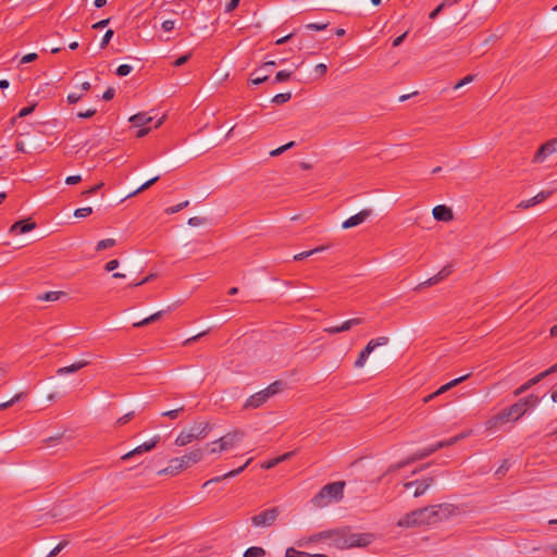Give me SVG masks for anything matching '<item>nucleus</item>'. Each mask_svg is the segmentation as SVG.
<instances>
[{"instance_id": "f257e3e1", "label": "nucleus", "mask_w": 557, "mask_h": 557, "mask_svg": "<svg viewBox=\"0 0 557 557\" xmlns=\"http://www.w3.org/2000/svg\"><path fill=\"white\" fill-rule=\"evenodd\" d=\"M461 512L458 506L443 503L412 510L398 520L399 528L431 525L448 520Z\"/></svg>"}, {"instance_id": "f03ea898", "label": "nucleus", "mask_w": 557, "mask_h": 557, "mask_svg": "<svg viewBox=\"0 0 557 557\" xmlns=\"http://www.w3.org/2000/svg\"><path fill=\"white\" fill-rule=\"evenodd\" d=\"M329 537L339 548L364 547L373 540V535L370 533H354L348 529L330 532Z\"/></svg>"}, {"instance_id": "7ed1b4c3", "label": "nucleus", "mask_w": 557, "mask_h": 557, "mask_svg": "<svg viewBox=\"0 0 557 557\" xmlns=\"http://www.w3.org/2000/svg\"><path fill=\"white\" fill-rule=\"evenodd\" d=\"M285 383L283 381H275L267 388L251 395L244 404L245 409H256L261 407L269 398L275 396L284 389Z\"/></svg>"}, {"instance_id": "20e7f679", "label": "nucleus", "mask_w": 557, "mask_h": 557, "mask_svg": "<svg viewBox=\"0 0 557 557\" xmlns=\"http://www.w3.org/2000/svg\"><path fill=\"white\" fill-rule=\"evenodd\" d=\"M212 426L208 422L195 423L189 430L182 431L175 438V445L183 447L195 440H202L211 432Z\"/></svg>"}, {"instance_id": "39448f33", "label": "nucleus", "mask_w": 557, "mask_h": 557, "mask_svg": "<svg viewBox=\"0 0 557 557\" xmlns=\"http://www.w3.org/2000/svg\"><path fill=\"white\" fill-rule=\"evenodd\" d=\"M344 486V482H333L324 485L312 498L313 505L317 507H324L332 499H341L343 497Z\"/></svg>"}, {"instance_id": "423d86ee", "label": "nucleus", "mask_w": 557, "mask_h": 557, "mask_svg": "<svg viewBox=\"0 0 557 557\" xmlns=\"http://www.w3.org/2000/svg\"><path fill=\"white\" fill-rule=\"evenodd\" d=\"M524 406H525V401L519 399L513 405L500 410L496 416H494L490 420V423L492 425H497L498 423L517 421L528 412L525 410Z\"/></svg>"}, {"instance_id": "0eeeda50", "label": "nucleus", "mask_w": 557, "mask_h": 557, "mask_svg": "<svg viewBox=\"0 0 557 557\" xmlns=\"http://www.w3.org/2000/svg\"><path fill=\"white\" fill-rule=\"evenodd\" d=\"M245 437V432L240 429L233 430L219 440L211 442V445H220V450H230L237 446Z\"/></svg>"}, {"instance_id": "6e6552de", "label": "nucleus", "mask_w": 557, "mask_h": 557, "mask_svg": "<svg viewBox=\"0 0 557 557\" xmlns=\"http://www.w3.org/2000/svg\"><path fill=\"white\" fill-rule=\"evenodd\" d=\"M278 515L277 507L269 508L251 517V523L257 528H268L274 524Z\"/></svg>"}, {"instance_id": "1a4fd4ad", "label": "nucleus", "mask_w": 557, "mask_h": 557, "mask_svg": "<svg viewBox=\"0 0 557 557\" xmlns=\"http://www.w3.org/2000/svg\"><path fill=\"white\" fill-rule=\"evenodd\" d=\"M555 372H557V362L555 364H553L552 367H549L547 370L539 373L537 375L533 376L532 379H530L529 381H527L525 383L520 385L518 388H516L513 391V395L520 396V395L524 394L532 386L540 383L542 380H544L545 377H547L548 375H550Z\"/></svg>"}, {"instance_id": "9d476101", "label": "nucleus", "mask_w": 557, "mask_h": 557, "mask_svg": "<svg viewBox=\"0 0 557 557\" xmlns=\"http://www.w3.org/2000/svg\"><path fill=\"white\" fill-rule=\"evenodd\" d=\"M557 153V137L543 144L533 157V163H542L549 156Z\"/></svg>"}, {"instance_id": "9b49d317", "label": "nucleus", "mask_w": 557, "mask_h": 557, "mask_svg": "<svg viewBox=\"0 0 557 557\" xmlns=\"http://www.w3.org/2000/svg\"><path fill=\"white\" fill-rule=\"evenodd\" d=\"M151 121L152 117L145 112L137 113L129 117V122L132 123V125L135 127H139V131L136 135L138 138L144 137L149 133L150 128L144 126L150 123Z\"/></svg>"}, {"instance_id": "f8f14e48", "label": "nucleus", "mask_w": 557, "mask_h": 557, "mask_svg": "<svg viewBox=\"0 0 557 557\" xmlns=\"http://www.w3.org/2000/svg\"><path fill=\"white\" fill-rule=\"evenodd\" d=\"M373 214V210L370 208L362 209L355 215L348 218L346 221L343 222L342 227L347 230L355 226H358L366 222L371 215Z\"/></svg>"}, {"instance_id": "ddd939ff", "label": "nucleus", "mask_w": 557, "mask_h": 557, "mask_svg": "<svg viewBox=\"0 0 557 557\" xmlns=\"http://www.w3.org/2000/svg\"><path fill=\"white\" fill-rule=\"evenodd\" d=\"M470 376V373L468 374H465L460 377H457V379H454L451 380L450 382L442 385L438 389H436L434 393L425 396L423 398V403L426 404L429 401H431L432 399H434L435 397L446 393L447 391L451 389L453 387L457 386L458 384H460L461 382H463L465 380H467L468 377Z\"/></svg>"}, {"instance_id": "4468645a", "label": "nucleus", "mask_w": 557, "mask_h": 557, "mask_svg": "<svg viewBox=\"0 0 557 557\" xmlns=\"http://www.w3.org/2000/svg\"><path fill=\"white\" fill-rule=\"evenodd\" d=\"M433 478L429 476L418 481L406 482L404 484V487L408 490L411 488L412 486H416L413 496L420 497L429 490V487L433 484Z\"/></svg>"}, {"instance_id": "2eb2a0df", "label": "nucleus", "mask_w": 557, "mask_h": 557, "mask_svg": "<svg viewBox=\"0 0 557 557\" xmlns=\"http://www.w3.org/2000/svg\"><path fill=\"white\" fill-rule=\"evenodd\" d=\"M159 441H160V436L156 435L150 441L145 442L144 444L137 446L133 450H131V451L126 453L125 455H123L122 459L123 460H128V459H131L134 456L140 455V454H143L145 451H150L151 449H153L157 446Z\"/></svg>"}, {"instance_id": "dca6fc26", "label": "nucleus", "mask_w": 557, "mask_h": 557, "mask_svg": "<svg viewBox=\"0 0 557 557\" xmlns=\"http://www.w3.org/2000/svg\"><path fill=\"white\" fill-rule=\"evenodd\" d=\"M453 272V267L450 264L445 265L437 274L433 275L432 277L428 278L426 281L419 284L418 288H424L430 287L433 285L438 284L446 277H448Z\"/></svg>"}, {"instance_id": "f3484780", "label": "nucleus", "mask_w": 557, "mask_h": 557, "mask_svg": "<svg viewBox=\"0 0 557 557\" xmlns=\"http://www.w3.org/2000/svg\"><path fill=\"white\" fill-rule=\"evenodd\" d=\"M180 458H181V462L183 463L184 468L187 469L190 466L202 460L203 450L201 448H194Z\"/></svg>"}, {"instance_id": "a211bd4d", "label": "nucleus", "mask_w": 557, "mask_h": 557, "mask_svg": "<svg viewBox=\"0 0 557 557\" xmlns=\"http://www.w3.org/2000/svg\"><path fill=\"white\" fill-rule=\"evenodd\" d=\"M36 228V223L30 219L21 220L11 225L9 232L12 235L25 234Z\"/></svg>"}, {"instance_id": "6ab92c4d", "label": "nucleus", "mask_w": 557, "mask_h": 557, "mask_svg": "<svg viewBox=\"0 0 557 557\" xmlns=\"http://www.w3.org/2000/svg\"><path fill=\"white\" fill-rule=\"evenodd\" d=\"M251 460H252V458H249L245 462V465H243L242 467H239L235 470L228 471L227 473H224L222 475H219V476L208 480L207 482L203 483V487H207L208 485H210L212 483L221 482L222 480H225V479L235 478L236 475H238L239 473H242L245 470V468L251 462Z\"/></svg>"}, {"instance_id": "aec40b11", "label": "nucleus", "mask_w": 557, "mask_h": 557, "mask_svg": "<svg viewBox=\"0 0 557 557\" xmlns=\"http://www.w3.org/2000/svg\"><path fill=\"white\" fill-rule=\"evenodd\" d=\"M552 195V191H541L537 195H535L534 197L530 198V199H527V200H522L518 203L517 208L519 209H529L537 203H541L542 201H544L545 199H547L549 196Z\"/></svg>"}, {"instance_id": "412c9836", "label": "nucleus", "mask_w": 557, "mask_h": 557, "mask_svg": "<svg viewBox=\"0 0 557 557\" xmlns=\"http://www.w3.org/2000/svg\"><path fill=\"white\" fill-rule=\"evenodd\" d=\"M432 212L437 221L449 222L454 219L453 210L444 205L434 207Z\"/></svg>"}, {"instance_id": "4be33fe9", "label": "nucleus", "mask_w": 557, "mask_h": 557, "mask_svg": "<svg viewBox=\"0 0 557 557\" xmlns=\"http://www.w3.org/2000/svg\"><path fill=\"white\" fill-rule=\"evenodd\" d=\"M89 364H90V361L82 359V360H78L70 366L59 368L57 370V374L60 376L71 374V373L77 372L78 370H81Z\"/></svg>"}, {"instance_id": "5701e85b", "label": "nucleus", "mask_w": 557, "mask_h": 557, "mask_svg": "<svg viewBox=\"0 0 557 557\" xmlns=\"http://www.w3.org/2000/svg\"><path fill=\"white\" fill-rule=\"evenodd\" d=\"M183 470H185V468H184L183 463L181 462V458L175 457L169 461L168 467L164 468L163 470H161L159 472V474L175 475V474H178L180 472H182Z\"/></svg>"}, {"instance_id": "b1692460", "label": "nucleus", "mask_w": 557, "mask_h": 557, "mask_svg": "<svg viewBox=\"0 0 557 557\" xmlns=\"http://www.w3.org/2000/svg\"><path fill=\"white\" fill-rule=\"evenodd\" d=\"M270 70L265 71V67L260 66L250 74V81L253 85H259L269 79Z\"/></svg>"}, {"instance_id": "393cba45", "label": "nucleus", "mask_w": 557, "mask_h": 557, "mask_svg": "<svg viewBox=\"0 0 557 557\" xmlns=\"http://www.w3.org/2000/svg\"><path fill=\"white\" fill-rule=\"evenodd\" d=\"M444 445H445L444 442H438V443H436L435 445H433L431 447H426V448L420 449V450H418L417 453H414L412 455L413 459L416 461L424 459V458L429 457L430 455H432L433 453H435L436 450H438L440 448L444 447Z\"/></svg>"}, {"instance_id": "a878e982", "label": "nucleus", "mask_w": 557, "mask_h": 557, "mask_svg": "<svg viewBox=\"0 0 557 557\" xmlns=\"http://www.w3.org/2000/svg\"><path fill=\"white\" fill-rule=\"evenodd\" d=\"M164 310H160L151 315H149L148 318L141 320V321H138V322H135L133 324L134 327H141V326H145V325H148L152 322H156L158 321L163 314H164Z\"/></svg>"}, {"instance_id": "bb28decb", "label": "nucleus", "mask_w": 557, "mask_h": 557, "mask_svg": "<svg viewBox=\"0 0 557 557\" xmlns=\"http://www.w3.org/2000/svg\"><path fill=\"white\" fill-rule=\"evenodd\" d=\"M364 322L363 318H352L344 321L339 326L342 332L349 331L351 327L362 324Z\"/></svg>"}, {"instance_id": "cd10ccee", "label": "nucleus", "mask_w": 557, "mask_h": 557, "mask_svg": "<svg viewBox=\"0 0 557 557\" xmlns=\"http://www.w3.org/2000/svg\"><path fill=\"white\" fill-rule=\"evenodd\" d=\"M265 556V550L259 546H252L246 549L243 557H263Z\"/></svg>"}, {"instance_id": "c85d7f7f", "label": "nucleus", "mask_w": 557, "mask_h": 557, "mask_svg": "<svg viewBox=\"0 0 557 557\" xmlns=\"http://www.w3.org/2000/svg\"><path fill=\"white\" fill-rule=\"evenodd\" d=\"M520 400L525 401L524 408L527 411L531 408H535L539 405V403L541 401L540 397L534 394H531L524 398H520Z\"/></svg>"}, {"instance_id": "c756f323", "label": "nucleus", "mask_w": 557, "mask_h": 557, "mask_svg": "<svg viewBox=\"0 0 557 557\" xmlns=\"http://www.w3.org/2000/svg\"><path fill=\"white\" fill-rule=\"evenodd\" d=\"M62 295H64L62 292H47L37 298L42 301H57Z\"/></svg>"}, {"instance_id": "7c9ffc66", "label": "nucleus", "mask_w": 557, "mask_h": 557, "mask_svg": "<svg viewBox=\"0 0 557 557\" xmlns=\"http://www.w3.org/2000/svg\"><path fill=\"white\" fill-rule=\"evenodd\" d=\"M160 178V176H154L152 177L151 180L147 181L146 183H144L141 186H139L136 190H134L133 193H131L127 197H133L146 189H148L150 186H152L156 182H158Z\"/></svg>"}, {"instance_id": "2f4dec72", "label": "nucleus", "mask_w": 557, "mask_h": 557, "mask_svg": "<svg viewBox=\"0 0 557 557\" xmlns=\"http://www.w3.org/2000/svg\"><path fill=\"white\" fill-rule=\"evenodd\" d=\"M116 242L113 238H106L102 240H99L96 246L97 251H102L104 249L111 248L115 246Z\"/></svg>"}, {"instance_id": "473e14b6", "label": "nucleus", "mask_w": 557, "mask_h": 557, "mask_svg": "<svg viewBox=\"0 0 557 557\" xmlns=\"http://www.w3.org/2000/svg\"><path fill=\"white\" fill-rule=\"evenodd\" d=\"M292 74H293V71H285V70L278 71L276 73L274 79L272 81V84L285 82L290 78Z\"/></svg>"}, {"instance_id": "72a5a7b5", "label": "nucleus", "mask_w": 557, "mask_h": 557, "mask_svg": "<svg viewBox=\"0 0 557 557\" xmlns=\"http://www.w3.org/2000/svg\"><path fill=\"white\" fill-rule=\"evenodd\" d=\"M290 98H292L290 92L277 94L272 98V102L275 104H283V103L289 101Z\"/></svg>"}, {"instance_id": "f704fd0d", "label": "nucleus", "mask_w": 557, "mask_h": 557, "mask_svg": "<svg viewBox=\"0 0 557 557\" xmlns=\"http://www.w3.org/2000/svg\"><path fill=\"white\" fill-rule=\"evenodd\" d=\"M414 461L416 460L413 459V456L408 457L407 459H404V460H401V461L391 466L389 469H388V472L399 470V469H401V468H404V467H406V466H408V465H410V463H412Z\"/></svg>"}, {"instance_id": "c9c22d12", "label": "nucleus", "mask_w": 557, "mask_h": 557, "mask_svg": "<svg viewBox=\"0 0 557 557\" xmlns=\"http://www.w3.org/2000/svg\"><path fill=\"white\" fill-rule=\"evenodd\" d=\"M189 205V201L188 200H185L183 202H180L175 206H172V207H169L165 209V213L166 214H174L176 212H180L181 210H183L184 208L188 207Z\"/></svg>"}, {"instance_id": "e433bc0d", "label": "nucleus", "mask_w": 557, "mask_h": 557, "mask_svg": "<svg viewBox=\"0 0 557 557\" xmlns=\"http://www.w3.org/2000/svg\"><path fill=\"white\" fill-rule=\"evenodd\" d=\"M285 557H310L309 553L297 550L294 547H289L285 552Z\"/></svg>"}, {"instance_id": "4c0bfd02", "label": "nucleus", "mask_w": 557, "mask_h": 557, "mask_svg": "<svg viewBox=\"0 0 557 557\" xmlns=\"http://www.w3.org/2000/svg\"><path fill=\"white\" fill-rule=\"evenodd\" d=\"M22 397H23V393H18L13 398H11L10 400L1 403L0 404V411L7 410L8 408L12 407Z\"/></svg>"}, {"instance_id": "58836bf2", "label": "nucleus", "mask_w": 557, "mask_h": 557, "mask_svg": "<svg viewBox=\"0 0 557 557\" xmlns=\"http://www.w3.org/2000/svg\"><path fill=\"white\" fill-rule=\"evenodd\" d=\"M295 146V143L294 141H289L274 150H272L270 152V156L271 157H277V156H281L283 152H285L286 150H288L289 148L294 147Z\"/></svg>"}, {"instance_id": "ea45409f", "label": "nucleus", "mask_w": 557, "mask_h": 557, "mask_svg": "<svg viewBox=\"0 0 557 557\" xmlns=\"http://www.w3.org/2000/svg\"><path fill=\"white\" fill-rule=\"evenodd\" d=\"M327 26H329V22H326V23H309V24L305 25V28L319 32V30L326 29Z\"/></svg>"}, {"instance_id": "a19ab883", "label": "nucleus", "mask_w": 557, "mask_h": 557, "mask_svg": "<svg viewBox=\"0 0 557 557\" xmlns=\"http://www.w3.org/2000/svg\"><path fill=\"white\" fill-rule=\"evenodd\" d=\"M91 213H92L91 207H84V208L76 209L74 212V215L76 218H86V216L90 215Z\"/></svg>"}, {"instance_id": "79ce46f5", "label": "nucleus", "mask_w": 557, "mask_h": 557, "mask_svg": "<svg viewBox=\"0 0 557 557\" xmlns=\"http://www.w3.org/2000/svg\"><path fill=\"white\" fill-rule=\"evenodd\" d=\"M135 417L134 411H129L116 420V425L121 426L129 422Z\"/></svg>"}, {"instance_id": "37998d69", "label": "nucleus", "mask_w": 557, "mask_h": 557, "mask_svg": "<svg viewBox=\"0 0 557 557\" xmlns=\"http://www.w3.org/2000/svg\"><path fill=\"white\" fill-rule=\"evenodd\" d=\"M133 71V67L128 64H122L116 69V75L117 76H126Z\"/></svg>"}, {"instance_id": "c03bdc74", "label": "nucleus", "mask_w": 557, "mask_h": 557, "mask_svg": "<svg viewBox=\"0 0 557 557\" xmlns=\"http://www.w3.org/2000/svg\"><path fill=\"white\" fill-rule=\"evenodd\" d=\"M445 7H450V5H449V2H446V1L444 0L441 4H438V5H437V7H436V8H435L431 13H430L429 17H430L431 20H434V18H435V17H436V16H437L442 11H443V9H444Z\"/></svg>"}, {"instance_id": "a18cd8bd", "label": "nucleus", "mask_w": 557, "mask_h": 557, "mask_svg": "<svg viewBox=\"0 0 557 557\" xmlns=\"http://www.w3.org/2000/svg\"><path fill=\"white\" fill-rule=\"evenodd\" d=\"M369 355H367L363 350L359 354L358 358L355 361L356 368H362L368 359Z\"/></svg>"}, {"instance_id": "49530a36", "label": "nucleus", "mask_w": 557, "mask_h": 557, "mask_svg": "<svg viewBox=\"0 0 557 557\" xmlns=\"http://www.w3.org/2000/svg\"><path fill=\"white\" fill-rule=\"evenodd\" d=\"M183 410L184 406H181L180 408L162 412V416L168 417L170 419H176L178 417V413Z\"/></svg>"}, {"instance_id": "de8ad7c7", "label": "nucleus", "mask_w": 557, "mask_h": 557, "mask_svg": "<svg viewBox=\"0 0 557 557\" xmlns=\"http://www.w3.org/2000/svg\"><path fill=\"white\" fill-rule=\"evenodd\" d=\"M83 98V92H71L67 95V102L70 104L78 102Z\"/></svg>"}, {"instance_id": "09e8293b", "label": "nucleus", "mask_w": 557, "mask_h": 557, "mask_svg": "<svg viewBox=\"0 0 557 557\" xmlns=\"http://www.w3.org/2000/svg\"><path fill=\"white\" fill-rule=\"evenodd\" d=\"M113 30L112 29H108L106 32V34L103 35L102 37V40L100 42V47L103 49L107 47V45L109 44V41L111 40V38L113 37Z\"/></svg>"}, {"instance_id": "8fccbe9b", "label": "nucleus", "mask_w": 557, "mask_h": 557, "mask_svg": "<svg viewBox=\"0 0 557 557\" xmlns=\"http://www.w3.org/2000/svg\"><path fill=\"white\" fill-rule=\"evenodd\" d=\"M191 58V53H187V54H184L182 57H180L178 59H176L173 63L174 66H182L184 65L186 62H188V60Z\"/></svg>"}, {"instance_id": "3c124183", "label": "nucleus", "mask_w": 557, "mask_h": 557, "mask_svg": "<svg viewBox=\"0 0 557 557\" xmlns=\"http://www.w3.org/2000/svg\"><path fill=\"white\" fill-rule=\"evenodd\" d=\"M474 79L473 75H467L461 81H459L455 86L454 89H459L460 87L471 83Z\"/></svg>"}, {"instance_id": "603ef678", "label": "nucleus", "mask_w": 557, "mask_h": 557, "mask_svg": "<svg viewBox=\"0 0 557 557\" xmlns=\"http://www.w3.org/2000/svg\"><path fill=\"white\" fill-rule=\"evenodd\" d=\"M102 186H103V183L97 184V185L92 186L91 188L83 191L82 195L84 197H89L90 195L96 194Z\"/></svg>"}, {"instance_id": "864d4df0", "label": "nucleus", "mask_w": 557, "mask_h": 557, "mask_svg": "<svg viewBox=\"0 0 557 557\" xmlns=\"http://www.w3.org/2000/svg\"><path fill=\"white\" fill-rule=\"evenodd\" d=\"M120 262L116 259L110 260L106 263L104 270L108 272L114 271L119 267Z\"/></svg>"}, {"instance_id": "5fc2aeb1", "label": "nucleus", "mask_w": 557, "mask_h": 557, "mask_svg": "<svg viewBox=\"0 0 557 557\" xmlns=\"http://www.w3.org/2000/svg\"><path fill=\"white\" fill-rule=\"evenodd\" d=\"M174 27H175V22L172 20H166V21L162 22V24H161V28L164 32H171L174 29Z\"/></svg>"}, {"instance_id": "6e6d98bb", "label": "nucleus", "mask_w": 557, "mask_h": 557, "mask_svg": "<svg viewBox=\"0 0 557 557\" xmlns=\"http://www.w3.org/2000/svg\"><path fill=\"white\" fill-rule=\"evenodd\" d=\"M239 2L240 0H230V2L225 5V12L230 13L234 11L238 7Z\"/></svg>"}, {"instance_id": "4d7b16f0", "label": "nucleus", "mask_w": 557, "mask_h": 557, "mask_svg": "<svg viewBox=\"0 0 557 557\" xmlns=\"http://www.w3.org/2000/svg\"><path fill=\"white\" fill-rule=\"evenodd\" d=\"M115 95V90L113 87H109L102 95V99L106 100V101H109L111 99H113Z\"/></svg>"}, {"instance_id": "13d9d810", "label": "nucleus", "mask_w": 557, "mask_h": 557, "mask_svg": "<svg viewBox=\"0 0 557 557\" xmlns=\"http://www.w3.org/2000/svg\"><path fill=\"white\" fill-rule=\"evenodd\" d=\"M388 337L387 336H380L375 339H371V342L374 343L375 345V348L379 347V346H383V345H386L388 343Z\"/></svg>"}, {"instance_id": "bf43d9fd", "label": "nucleus", "mask_w": 557, "mask_h": 557, "mask_svg": "<svg viewBox=\"0 0 557 557\" xmlns=\"http://www.w3.org/2000/svg\"><path fill=\"white\" fill-rule=\"evenodd\" d=\"M96 112H97L96 109H88L85 112H78L77 116L81 119H88V117L94 116L96 114Z\"/></svg>"}, {"instance_id": "052dcab7", "label": "nucleus", "mask_w": 557, "mask_h": 557, "mask_svg": "<svg viewBox=\"0 0 557 557\" xmlns=\"http://www.w3.org/2000/svg\"><path fill=\"white\" fill-rule=\"evenodd\" d=\"M312 255H313V251H311V250L304 251V252L295 255L294 256V260L295 261H301V260H304V259H306V258H308V257H310Z\"/></svg>"}, {"instance_id": "680f3d73", "label": "nucleus", "mask_w": 557, "mask_h": 557, "mask_svg": "<svg viewBox=\"0 0 557 557\" xmlns=\"http://www.w3.org/2000/svg\"><path fill=\"white\" fill-rule=\"evenodd\" d=\"M66 545V543H59L50 553L47 557H54L57 556L62 549L63 547Z\"/></svg>"}, {"instance_id": "e2e57ef3", "label": "nucleus", "mask_w": 557, "mask_h": 557, "mask_svg": "<svg viewBox=\"0 0 557 557\" xmlns=\"http://www.w3.org/2000/svg\"><path fill=\"white\" fill-rule=\"evenodd\" d=\"M38 58L37 53H27L25 54L22 60H21V63H29V62H33L35 61L36 59Z\"/></svg>"}, {"instance_id": "0e129e2a", "label": "nucleus", "mask_w": 557, "mask_h": 557, "mask_svg": "<svg viewBox=\"0 0 557 557\" xmlns=\"http://www.w3.org/2000/svg\"><path fill=\"white\" fill-rule=\"evenodd\" d=\"M34 110H35V104H32V106L25 107V108H23V109L20 111L18 116H20V117L26 116V115L30 114Z\"/></svg>"}, {"instance_id": "69168bd1", "label": "nucleus", "mask_w": 557, "mask_h": 557, "mask_svg": "<svg viewBox=\"0 0 557 557\" xmlns=\"http://www.w3.org/2000/svg\"><path fill=\"white\" fill-rule=\"evenodd\" d=\"M205 222V220L202 218H199V216H194V218H190L188 220V224L190 226H199L201 225L202 223Z\"/></svg>"}, {"instance_id": "338daca9", "label": "nucleus", "mask_w": 557, "mask_h": 557, "mask_svg": "<svg viewBox=\"0 0 557 557\" xmlns=\"http://www.w3.org/2000/svg\"><path fill=\"white\" fill-rule=\"evenodd\" d=\"M81 181H82L81 175H72V176L66 177L65 183L69 185H74V184L79 183Z\"/></svg>"}, {"instance_id": "774afa93", "label": "nucleus", "mask_w": 557, "mask_h": 557, "mask_svg": "<svg viewBox=\"0 0 557 557\" xmlns=\"http://www.w3.org/2000/svg\"><path fill=\"white\" fill-rule=\"evenodd\" d=\"M277 465H278V460H277V458H273V459H271V460L265 461L264 463H262V466H261V467H262L263 469H271V468H274V467H275V466H277Z\"/></svg>"}]
</instances>
